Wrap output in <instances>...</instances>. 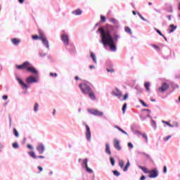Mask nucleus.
Returning a JSON list of instances; mask_svg holds the SVG:
<instances>
[{"mask_svg":"<svg viewBox=\"0 0 180 180\" xmlns=\"http://www.w3.org/2000/svg\"><path fill=\"white\" fill-rule=\"evenodd\" d=\"M88 158H85L83 161V166L84 167V168H86V167H88Z\"/></svg>","mask_w":180,"mask_h":180,"instance_id":"obj_33","label":"nucleus"},{"mask_svg":"<svg viewBox=\"0 0 180 180\" xmlns=\"http://www.w3.org/2000/svg\"><path fill=\"white\" fill-rule=\"evenodd\" d=\"M37 150L38 151L39 154H43V153L46 151V146H44L43 143H39L37 146Z\"/></svg>","mask_w":180,"mask_h":180,"instance_id":"obj_14","label":"nucleus"},{"mask_svg":"<svg viewBox=\"0 0 180 180\" xmlns=\"http://www.w3.org/2000/svg\"><path fill=\"white\" fill-rule=\"evenodd\" d=\"M87 112L91 115H94V116H103V112H101L98 110L95 109H88Z\"/></svg>","mask_w":180,"mask_h":180,"instance_id":"obj_8","label":"nucleus"},{"mask_svg":"<svg viewBox=\"0 0 180 180\" xmlns=\"http://www.w3.org/2000/svg\"><path fill=\"white\" fill-rule=\"evenodd\" d=\"M128 147H129V148H134V146H133L131 142L128 143Z\"/></svg>","mask_w":180,"mask_h":180,"instance_id":"obj_50","label":"nucleus"},{"mask_svg":"<svg viewBox=\"0 0 180 180\" xmlns=\"http://www.w3.org/2000/svg\"><path fill=\"white\" fill-rule=\"evenodd\" d=\"M13 148H14L15 150H17V148H19V143H18V142L13 143Z\"/></svg>","mask_w":180,"mask_h":180,"instance_id":"obj_42","label":"nucleus"},{"mask_svg":"<svg viewBox=\"0 0 180 180\" xmlns=\"http://www.w3.org/2000/svg\"><path fill=\"white\" fill-rule=\"evenodd\" d=\"M27 71H28V72H31V74H34L35 76L39 75V71L37 69L33 67L30 63L27 67Z\"/></svg>","mask_w":180,"mask_h":180,"instance_id":"obj_6","label":"nucleus"},{"mask_svg":"<svg viewBox=\"0 0 180 180\" xmlns=\"http://www.w3.org/2000/svg\"><path fill=\"white\" fill-rule=\"evenodd\" d=\"M167 89H169V84L167 82H164L162 84L161 86L158 89V92L162 94L165 92V91H167Z\"/></svg>","mask_w":180,"mask_h":180,"instance_id":"obj_7","label":"nucleus"},{"mask_svg":"<svg viewBox=\"0 0 180 180\" xmlns=\"http://www.w3.org/2000/svg\"><path fill=\"white\" fill-rule=\"evenodd\" d=\"M72 15H82V11H81V9H77L72 11Z\"/></svg>","mask_w":180,"mask_h":180,"instance_id":"obj_22","label":"nucleus"},{"mask_svg":"<svg viewBox=\"0 0 180 180\" xmlns=\"http://www.w3.org/2000/svg\"><path fill=\"white\" fill-rule=\"evenodd\" d=\"M139 169H141L144 174H148L149 171L147 170V167H144L143 166H139Z\"/></svg>","mask_w":180,"mask_h":180,"instance_id":"obj_26","label":"nucleus"},{"mask_svg":"<svg viewBox=\"0 0 180 180\" xmlns=\"http://www.w3.org/2000/svg\"><path fill=\"white\" fill-rule=\"evenodd\" d=\"M162 123L167 124V126H169V127H174V126H172V124H171L169 122H168L167 121L162 120Z\"/></svg>","mask_w":180,"mask_h":180,"instance_id":"obj_41","label":"nucleus"},{"mask_svg":"<svg viewBox=\"0 0 180 180\" xmlns=\"http://www.w3.org/2000/svg\"><path fill=\"white\" fill-rule=\"evenodd\" d=\"M129 167H130V161L128 160L126 165L124 166L123 171L124 172H126L129 169Z\"/></svg>","mask_w":180,"mask_h":180,"instance_id":"obj_25","label":"nucleus"},{"mask_svg":"<svg viewBox=\"0 0 180 180\" xmlns=\"http://www.w3.org/2000/svg\"><path fill=\"white\" fill-rule=\"evenodd\" d=\"M140 118H141V120L142 121H144V120L146 119V117H143L142 115H140Z\"/></svg>","mask_w":180,"mask_h":180,"instance_id":"obj_60","label":"nucleus"},{"mask_svg":"<svg viewBox=\"0 0 180 180\" xmlns=\"http://www.w3.org/2000/svg\"><path fill=\"white\" fill-rule=\"evenodd\" d=\"M13 133L15 137H19V132H18V130H16V128H14L13 129Z\"/></svg>","mask_w":180,"mask_h":180,"instance_id":"obj_36","label":"nucleus"},{"mask_svg":"<svg viewBox=\"0 0 180 180\" xmlns=\"http://www.w3.org/2000/svg\"><path fill=\"white\" fill-rule=\"evenodd\" d=\"M155 32H157V33L158 34H160V36H162V37H164V34H162V32H161V31H160V30L155 28Z\"/></svg>","mask_w":180,"mask_h":180,"instance_id":"obj_44","label":"nucleus"},{"mask_svg":"<svg viewBox=\"0 0 180 180\" xmlns=\"http://www.w3.org/2000/svg\"><path fill=\"white\" fill-rule=\"evenodd\" d=\"M111 95H113L114 96H117L118 99H120V98H122V91H120V90L116 88L112 91Z\"/></svg>","mask_w":180,"mask_h":180,"instance_id":"obj_13","label":"nucleus"},{"mask_svg":"<svg viewBox=\"0 0 180 180\" xmlns=\"http://www.w3.org/2000/svg\"><path fill=\"white\" fill-rule=\"evenodd\" d=\"M60 39L63 42V44H65L66 47L70 45V37L68 36V34H62L60 36Z\"/></svg>","mask_w":180,"mask_h":180,"instance_id":"obj_5","label":"nucleus"},{"mask_svg":"<svg viewBox=\"0 0 180 180\" xmlns=\"http://www.w3.org/2000/svg\"><path fill=\"white\" fill-rule=\"evenodd\" d=\"M39 56L43 58L46 57V56H47V53H43V52L39 51Z\"/></svg>","mask_w":180,"mask_h":180,"instance_id":"obj_45","label":"nucleus"},{"mask_svg":"<svg viewBox=\"0 0 180 180\" xmlns=\"http://www.w3.org/2000/svg\"><path fill=\"white\" fill-rule=\"evenodd\" d=\"M137 15L139 16V18H141L142 20H143V22H147V19L144 18V17H143L140 13H137Z\"/></svg>","mask_w":180,"mask_h":180,"instance_id":"obj_43","label":"nucleus"},{"mask_svg":"<svg viewBox=\"0 0 180 180\" xmlns=\"http://www.w3.org/2000/svg\"><path fill=\"white\" fill-rule=\"evenodd\" d=\"M127 108V103H124L123 106H122V113L123 115H124V113H126V109Z\"/></svg>","mask_w":180,"mask_h":180,"instance_id":"obj_32","label":"nucleus"},{"mask_svg":"<svg viewBox=\"0 0 180 180\" xmlns=\"http://www.w3.org/2000/svg\"><path fill=\"white\" fill-rule=\"evenodd\" d=\"M37 168L40 171V172H41L43 171V167L39 166Z\"/></svg>","mask_w":180,"mask_h":180,"instance_id":"obj_58","label":"nucleus"},{"mask_svg":"<svg viewBox=\"0 0 180 180\" xmlns=\"http://www.w3.org/2000/svg\"><path fill=\"white\" fill-rule=\"evenodd\" d=\"M112 172L115 176H120V172H119V171L113 170Z\"/></svg>","mask_w":180,"mask_h":180,"instance_id":"obj_40","label":"nucleus"},{"mask_svg":"<svg viewBox=\"0 0 180 180\" xmlns=\"http://www.w3.org/2000/svg\"><path fill=\"white\" fill-rule=\"evenodd\" d=\"M143 111H146L148 112L149 113H151V110H148V109H143Z\"/></svg>","mask_w":180,"mask_h":180,"instance_id":"obj_61","label":"nucleus"},{"mask_svg":"<svg viewBox=\"0 0 180 180\" xmlns=\"http://www.w3.org/2000/svg\"><path fill=\"white\" fill-rule=\"evenodd\" d=\"M176 26L174 25V24H172L169 26V33H174V32H175V30H176Z\"/></svg>","mask_w":180,"mask_h":180,"instance_id":"obj_18","label":"nucleus"},{"mask_svg":"<svg viewBox=\"0 0 180 180\" xmlns=\"http://www.w3.org/2000/svg\"><path fill=\"white\" fill-rule=\"evenodd\" d=\"M90 70H95V66L94 65H91L89 66Z\"/></svg>","mask_w":180,"mask_h":180,"instance_id":"obj_57","label":"nucleus"},{"mask_svg":"<svg viewBox=\"0 0 180 180\" xmlns=\"http://www.w3.org/2000/svg\"><path fill=\"white\" fill-rule=\"evenodd\" d=\"M124 30L126 33H128L129 34H133V32H131V29L129 27H125Z\"/></svg>","mask_w":180,"mask_h":180,"instance_id":"obj_29","label":"nucleus"},{"mask_svg":"<svg viewBox=\"0 0 180 180\" xmlns=\"http://www.w3.org/2000/svg\"><path fill=\"white\" fill-rule=\"evenodd\" d=\"M15 79L18 82V84L21 85L22 89H27L29 86L26 83L23 82V80L20 79L18 75L15 76Z\"/></svg>","mask_w":180,"mask_h":180,"instance_id":"obj_9","label":"nucleus"},{"mask_svg":"<svg viewBox=\"0 0 180 180\" xmlns=\"http://www.w3.org/2000/svg\"><path fill=\"white\" fill-rule=\"evenodd\" d=\"M27 148H29L30 150H33V147L30 144L27 145Z\"/></svg>","mask_w":180,"mask_h":180,"instance_id":"obj_56","label":"nucleus"},{"mask_svg":"<svg viewBox=\"0 0 180 180\" xmlns=\"http://www.w3.org/2000/svg\"><path fill=\"white\" fill-rule=\"evenodd\" d=\"M101 22H106V17L104 15L101 16Z\"/></svg>","mask_w":180,"mask_h":180,"instance_id":"obj_49","label":"nucleus"},{"mask_svg":"<svg viewBox=\"0 0 180 180\" xmlns=\"http://www.w3.org/2000/svg\"><path fill=\"white\" fill-rule=\"evenodd\" d=\"M32 39H33V40H37V39H40V37H39L37 35H33Z\"/></svg>","mask_w":180,"mask_h":180,"instance_id":"obj_51","label":"nucleus"},{"mask_svg":"<svg viewBox=\"0 0 180 180\" xmlns=\"http://www.w3.org/2000/svg\"><path fill=\"white\" fill-rule=\"evenodd\" d=\"M84 126L86 127V137L88 141H91V128H89V126H88V124H86L84 123Z\"/></svg>","mask_w":180,"mask_h":180,"instance_id":"obj_11","label":"nucleus"},{"mask_svg":"<svg viewBox=\"0 0 180 180\" xmlns=\"http://www.w3.org/2000/svg\"><path fill=\"white\" fill-rule=\"evenodd\" d=\"M110 162L111 165L112 167H115V158H113V157H110Z\"/></svg>","mask_w":180,"mask_h":180,"instance_id":"obj_35","label":"nucleus"},{"mask_svg":"<svg viewBox=\"0 0 180 180\" xmlns=\"http://www.w3.org/2000/svg\"><path fill=\"white\" fill-rule=\"evenodd\" d=\"M86 95H89V98L91 101H96V96H95V93H94V90H91Z\"/></svg>","mask_w":180,"mask_h":180,"instance_id":"obj_16","label":"nucleus"},{"mask_svg":"<svg viewBox=\"0 0 180 180\" xmlns=\"http://www.w3.org/2000/svg\"><path fill=\"white\" fill-rule=\"evenodd\" d=\"M129 98V93H126L125 95L124 96V98L122 101H127V99Z\"/></svg>","mask_w":180,"mask_h":180,"instance_id":"obj_47","label":"nucleus"},{"mask_svg":"<svg viewBox=\"0 0 180 180\" xmlns=\"http://www.w3.org/2000/svg\"><path fill=\"white\" fill-rule=\"evenodd\" d=\"M163 174H167V166H164L163 167Z\"/></svg>","mask_w":180,"mask_h":180,"instance_id":"obj_52","label":"nucleus"},{"mask_svg":"<svg viewBox=\"0 0 180 180\" xmlns=\"http://www.w3.org/2000/svg\"><path fill=\"white\" fill-rule=\"evenodd\" d=\"M138 134H141V136H142V137L143 139H145L146 140V143H148V137L147 136V135L146 134H142L141 132L140 131H137Z\"/></svg>","mask_w":180,"mask_h":180,"instance_id":"obj_23","label":"nucleus"},{"mask_svg":"<svg viewBox=\"0 0 180 180\" xmlns=\"http://www.w3.org/2000/svg\"><path fill=\"white\" fill-rule=\"evenodd\" d=\"M37 158H44V156H43V155H39V156L37 157Z\"/></svg>","mask_w":180,"mask_h":180,"instance_id":"obj_64","label":"nucleus"},{"mask_svg":"<svg viewBox=\"0 0 180 180\" xmlns=\"http://www.w3.org/2000/svg\"><path fill=\"white\" fill-rule=\"evenodd\" d=\"M121 133H123V134H126L127 136H129V134H127V132H126L124 130L122 129L121 130Z\"/></svg>","mask_w":180,"mask_h":180,"instance_id":"obj_55","label":"nucleus"},{"mask_svg":"<svg viewBox=\"0 0 180 180\" xmlns=\"http://www.w3.org/2000/svg\"><path fill=\"white\" fill-rule=\"evenodd\" d=\"M110 22L115 25V26L113 27V25H107L105 29L100 27L98 29L97 32H99L101 34L100 37L101 40L100 41V43H102L104 47L108 46L111 51H116V43H117V39H120V36L115 34L113 38V36L110 34V32H115V29H119V21L115 18H110Z\"/></svg>","mask_w":180,"mask_h":180,"instance_id":"obj_1","label":"nucleus"},{"mask_svg":"<svg viewBox=\"0 0 180 180\" xmlns=\"http://www.w3.org/2000/svg\"><path fill=\"white\" fill-rule=\"evenodd\" d=\"M27 65H30V63L25 61L22 65H15V68H17L18 70H25L27 68Z\"/></svg>","mask_w":180,"mask_h":180,"instance_id":"obj_12","label":"nucleus"},{"mask_svg":"<svg viewBox=\"0 0 180 180\" xmlns=\"http://www.w3.org/2000/svg\"><path fill=\"white\" fill-rule=\"evenodd\" d=\"M108 72H115V70L113 69H106Z\"/></svg>","mask_w":180,"mask_h":180,"instance_id":"obj_53","label":"nucleus"},{"mask_svg":"<svg viewBox=\"0 0 180 180\" xmlns=\"http://www.w3.org/2000/svg\"><path fill=\"white\" fill-rule=\"evenodd\" d=\"M29 155H30L32 158H34V160H36V158H37V156L36 155V153H34V152H29Z\"/></svg>","mask_w":180,"mask_h":180,"instance_id":"obj_31","label":"nucleus"},{"mask_svg":"<svg viewBox=\"0 0 180 180\" xmlns=\"http://www.w3.org/2000/svg\"><path fill=\"white\" fill-rule=\"evenodd\" d=\"M70 48H67V49L69 50V51H70L72 54L75 53V46H74L73 45H70Z\"/></svg>","mask_w":180,"mask_h":180,"instance_id":"obj_24","label":"nucleus"},{"mask_svg":"<svg viewBox=\"0 0 180 180\" xmlns=\"http://www.w3.org/2000/svg\"><path fill=\"white\" fill-rule=\"evenodd\" d=\"M11 41L13 44H14V46H18L19 44L20 43V40H19V39L17 38L13 39Z\"/></svg>","mask_w":180,"mask_h":180,"instance_id":"obj_21","label":"nucleus"},{"mask_svg":"<svg viewBox=\"0 0 180 180\" xmlns=\"http://www.w3.org/2000/svg\"><path fill=\"white\" fill-rule=\"evenodd\" d=\"M141 180H145L146 179V176H144V175H142L141 176V179H140Z\"/></svg>","mask_w":180,"mask_h":180,"instance_id":"obj_59","label":"nucleus"},{"mask_svg":"<svg viewBox=\"0 0 180 180\" xmlns=\"http://www.w3.org/2000/svg\"><path fill=\"white\" fill-rule=\"evenodd\" d=\"M144 86L146 89V91L150 92V82H145Z\"/></svg>","mask_w":180,"mask_h":180,"instance_id":"obj_27","label":"nucleus"},{"mask_svg":"<svg viewBox=\"0 0 180 180\" xmlns=\"http://www.w3.org/2000/svg\"><path fill=\"white\" fill-rule=\"evenodd\" d=\"M79 88L81 89V91L83 95H88L89 91L92 90L91 86L88 83H82L79 85Z\"/></svg>","mask_w":180,"mask_h":180,"instance_id":"obj_2","label":"nucleus"},{"mask_svg":"<svg viewBox=\"0 0 180 180\" xmlns=\"http://www.w3.org/2000/svg\"><path fill=\"white\" fill-rule=\"evenodd\" d=\"M171 137H172V136H171V135H169V136L165 137V138L163 139V140H164V141H168V140H169V139H171Z\"/></svg>","mask_w":180,"mask_h":180,"instance_id":"obj_46","label":"nucleus"},{"mask_svg":"<svg viewBox=\"0 0 180 180\" xmlns=\"http://www.w3.org/2000/svg\"><path fill=\"white\" fill-rule=\"evenodd\" d=\"M90 57L91 58H92L94 64H98V60H96V56H95V53H94V52H91Z\"/></svg>","mask_w":180,"mask_h":180,"instance_id":"obj_19","label":"nucleus"},{"mask_svg":"<svg viewBox=\"0 0 180 180\" xmlns=\"http://www.w3.org/2000/svg\"><path fill=\"white\" fill-rule=\"evenodd\" d=\"M172 126H173V127H178L179 126V124H178V122H173V124H172Z\"/></svg>","mask_w":180,"mask_h":180,"instance_id":"obj_48","label":"nucleus"},{"mask_svg":"<svg viewBox=\"0 0 180 180\" xmlns=\"http://www.w3.org/2000/svg\"><path fill=\"white\" fill-rule=\"evenodd\" d=\"M168 20H171V15H167Z\"/></svg>","mask_w":180,"mask_h":180,"instance_id":"obj_63","label":"nucleus"},{"mask_svg":"<svg viewBox=\"0 0 180 180\" xmlns=\"http://www.w3.org/2000/svg\"><path fill=\"white\" fill-rule=\"evenodd\" d=\"M114 148L117 151H120L122 150V147L120 146V141L117 139L114 140Z\"/></svg>","mask_w":180,"mask_h":180,"instance_id":"obj_15","label":"nucleus"},{"mask_svg":"<svg viewBox=\"0 0 180 180\" xmlns=\"http://www.w3.org/2000/svg\"><path fill=\"white\" fill-rule=\"evenodd\" d=\"M139 102L140 103H141V105L143 106H144L145 108H148V105H147L143 100L139 98Z\"/></svg>","mask_w":180,"mask_h":180,"instance_id":"obj_38","label":"nucleus"},{"mask_svg":"<svg viewBox=\"0 0 180 180\" xmlns=\"http://www.w3.org/2000/svg\"><path fill=\"white\" fill-rule=\"evenodd\" d=\"M148 174H150L148 178H157V176H158V169L155 168L152 170H149Z\"/></svg>","mask_w":180,"mask_h":180,"instance_id":"obj_10","label":"nucleus"},{"mask_svg":"<svg viewBox=\"0 0 180 180\" xmlns=\"http://www.w3.org/2000/svg\"><path fill=\"white\" fill-rule=\"evenodd\" d=\"M39 40L42 41V44L47 49V50H50V44H49V40L45 34L43 32H39Z\"/></svg>","mask_w":180,"mask_h":180,"instance_id":"obj_4","label":"nucleus"},{"mask_svg":"<svg viewBox=\"0 0 180 180\" xmlns=\"http://www.w3.org/2000/svg\"><path fill=\"white\" fill-rule=\"evenodd\" d=\"M25 82L27 84H39V82H40V76L30 75L26 78Z\"/></svg>","mask_w":180,"mask_h":180,"instance_id":"obj_3","label":"nucleus"},{"mask_svg":"<svg viewBox=\"0 0 180 180\" xmlns=\"http://www.w3.org/2000/svg\"><path fill=\"white\" fill-rule=\"evenodd\" d=\"M105 154L108 155H112V151H110V145L109 143H105Z\"/></svg>","mask_w":180,"mask_h":180,"instance_id":"obj_17","label":"nucleus"},{"mask_svg":"<svg viewBox=\"0 0 180 180\" xmlns=\"http://www.w3.org/2000/svg\"><path fill=\"white\" fill-rule=\"evenodd\" d=\"M39 108H40V105H39L38 103H35L34 104V108H33L34 113H37L39 112Z\"/></svg>","mask_w":180,"mask_h":180,"instance_id":"obj_20","label":"nucleus"},{"mask_svg":"<svg viewBox=\"0 0 180 180\" xmlns=\"http://www.w3.org/2000/svg\"><path fill=\"white\" fill-rule=\"evenodd\" d=\"M169 12L170 13H173L174 10H172V6H170V10L169 11Z\"/></svg>","mask_w":180,"mask_h":180,"instance_id":"obj_62","label":"nucleus"},{"mask_svg":"<svg viewBox=\"0 0 180 180\" xmlns=\"http://www.w3.org/2000/svg\"><path fill=\"white\" fill-rule=\"evenodd\" d=\"M151 126L154 129V130H157V122L153 120H151Z\"/></svg>","mask_w":180,"mask_h":180,"instance_id":"obj_28","label":"nucleus"},{"mask_svg":"<svg viewBox=\"0 0 180 180\" xmlns=\"http://www.w3.org/2000/svg\"><path fill=\"white\" fill-rule=\"evenodd\" d=\"M150 46H151V47H153L156 51H160V48L158 46H157L155 44H153Z\"/></svg>","mask_w":180,"mask_h":180,"instance_id":"obj_39","label":"nucleus"},{"mask_svg":"<svg viewBox=\"0 0 180 180\" xmlns=\"http://www.w3.org/2000/svg\"><path fill=\"white\" fill-rule=\"evenodd\" d=\"M2 99H4V101H6V99H8V96L4 95V96H2Z\"/></svg>","mask_w":180,"mask_h":180,"instance_id":"obj_54","label":"nucleus"},{"mask_svg":"<svg viewBox=\"0 0 180 180\" xmlns=\"http://www.w3.org/2000/svg\"><path fill=\"white\" fill-rule=\"evenodd\" d=\"M119 165L120 168H123L124 167V161L123 160H119Z\"/></svg>","mask_w":180,"mask_h":180,"instance_id":"obj_34","label":"nucleus"},{"mask_svg":"<svg viewBox=\"0 0 180 180\" xmlns=\"http://www.w3.org/2000/svg\"><path fill=\"white\" fill-rule=\"evenodd\" d=\"M85 169H86V172H88L89 174L94 173V170H92V169L89 168L88 166L86 167H85Z\"/></svg>","mask_w":180,"mask_h":180,"instance_id":"obj_37","label":"nucleus"},{"mask_svg":"<svg viewBox=\"0 0 180 180\" xmlns=\"http://www.w3.org/2000/svg\"><path fill=\"white\" fill-rule=\"evenodd\" d=\"M139 154H141L142 155H144L146 157V158H147V160H151V157L150 156V155L142 152V153H139Z\"/></svg>","mask_w":180,"mask_h":180,"instance_id":"obj_30","label":"nucleus"}]
</instances>
